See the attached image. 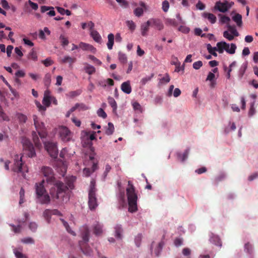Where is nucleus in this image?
Here are the masks:
<instances>
[{"label":"nucleus","instance_id":"nucleus-1","mask_svg":"<svg viewBox=\"0 0 258 258\" xmlns=\"http://www.w3.org/2000/svg\"><path fill=\"white\" fill-rule=\"evenodd\" d=\"M41 172L46 178L47 183L53 185L50 189V194L52 198L59 199L60 196H63L64 194L69 188L73 189L74 185L72 181H69L67 185L60 181L56 180L54 177L53 171L48 166H43Z\"/></svg>","mask_w":258,"mask_h":258},{"label":"nucleus","instance_id":"nucleus-2","mask_svg":"<svg viewBox=\"0 0 258 258\" xmlns=\"http://www.w3.org/2000/svg\"><path fill=\"white\" fill-rule=\"evenodd\" d=\"M128 187L126 188V195L128 204V211L134 213L137 211L138 196L135 192V189L130 181H128Z\"/></svg>","mask_w":258,"mask_h":258},{"label":"nucleus","instance_id":"nucleus-3","mask_svg":"<svg viewBox=\"0 0 258 258\" xmlns=\"http://www.w3.org/2000/svg\"><path fill=\"white\" fill-rule=\"evenodd\" d=\"M45 180L43 179L41 182L36 183L35 188L37 198L41 204H48L50 201L49 196L46 193L44 188Z\"/></svg>","mask_w":258,"mask_h":258},{"label":"nucleus","instance_id":"nucleus-4","mask_svg":"<svg viewBox=\"0 0 258 258\" xmlns=\"http://www.w3.org/2000/svg\"><path fill=\"white\" fill-rule=\"evenodd\" d=\"M95 182L92 180L90 183L88 191V206L90 210H95L98 206L96 197L97 188H96Z\"/></svg>","mask_w":258,"mask_h":258},{"label":"nucleus","instance_id":"nucleus-5","mask_svg":"<svg viewBox=\"0 0 258 258\" xmlns=\"http://www.w3.org/2000/svg\"><path fill=\"white\" fill-rule=\"evenodd\" d=\"M23 156L21 154H16L14 156V163L12 167V170L17 173H22V176L25 178V172H28V168L24 166L22 161Z\"/></svg>","mask_w":258,"mask_h":258},{"label":"nucleus","instance_id":"nucleus-6","mask_svg":"<svg viewBox=\"0 0 258 258\" xmlns=\"http://www.w3.org/2000/svg\"><path fill=\"white\" fill-rule=\"evenodd\" d=\"M90 232L87 227H84L82 233V241L79 242V245L82 252L87 255H90L92 253V250L90 247L86 246V244L89 241Z\"/></svg>","mask_w":258,"mask_h":258},{"label":"nucleus","instance_id":"nucleus-7","mask_svg":"<svg viewBox=\"0 0 258 258\" xmlns=\"http://www.w3.org/2000/svg\"><path fill=\"white\" fill-rule=\"evenodd\" d=\"M34 125L39 136L41 139H44L47 136V133L45 130L44 124L42 122L39 121L37 116L35 115L33 116Z\"/></svg>","mask_w":258,"mask_h":258},{"label":"nucleus","instance_id":"nucleus-8","mask_svg":"<svg viewBox=\"0 0 258 258\" xmlns=\"http://www.w3.org/2000/svg\"><path fill=\"white\" fill-rule=\"evenodd\" d=\"M44 147L46 150L52 158H57L58 155V149L56 143L51 142H45Z\"/></svg>","mask_w":258,"mask_h":258},{"label":"nucleus","instance_id":"nucleus-9","mask_svg":"<svg viewBox=\"0 0 258 258\" xmlns=\"http://www.w3.org/2000/svg\"><path fill=\"white\" fill-rule=\"evenodd\" d=\"M22 143L24 150L28 151L27 155L29 157H33L36 155L33 145L29 140L24 138L22 139Z\"/></svg>","mask_w":258,"mask_h":258},{"label":"nucleus","instance_id":"nucleus-10","mask_svg":"<svg viewBox=\"0 0 258 258\" xmlns=\"http://www.w3.org/2000/svg\"><path fill=\"white\" fill-rule=\"evenodd\" d=\"M58 132L60 138L63 142H67L71 140L73 134L67 127L60 126L59 128Z\"/></svg>","mask_w":258,"mask_h":258},{"label":"nucleus","instance_id":"nucleus-11","mask_svg":"<svg viewBox=\"0 0 258 258\" xmlns=\"http://www.w3.org/2000/svg\"><path fill=\"white\" fill-rule=\"evenodd\" d=\"M24 217H25V218L23 219V220H20V219H18L17 220V222L18 223V225L17 226H15L13 224H10V226L11 227H12V231L15 233H16V234H18V233H20L21 232V230H22V226L21 225V223H24L25 222V221L27 220L28 217H29V214L28 213H26V212H25L24 213Z\"/></svg>","mask_w":258,"mask_h":258},{"label":"nucleus","instance_id":"nucleus-12","mask_svg":"<svg viewBox=\"0 0 258 258\" xmlns=\"http://www.w3.org/2000/svg\"><path fill=\"white\" fill-rule=\"evenodd\" d=\"M227 5V1H225L223 2L218 1L215 4L214 9L220 12L225 13L229 10Z\"/></svg>","mask_w":258,"mask_h":258},{"label":"nucleus","instance_id":"nucleus-13","mask_svg":"<svg viewBox=\"0 0 258 258\" xmlns=\"http://www.w3.org/2000/svg\"><path fill=\"white\" fill-rule=\"evenodd\" d=\"M51 99L50 92L48 90H46L44 92V97L42 100L43 104L46 107H49L51 103Z\"/></svg>","mask_w":258,"mask_h":258},{"label":"nucleus","instance_id":"nucleus-14","mask_svg":"<svg viewBox=\"0 0 258 258\" xmlns=\"http://www.w3.org/2000/svg\"><path fill=\"white\" fill-rule=\"evenodd\" d=\"M151 25L154 26L156 29L161 30L163 29L164 25L162 21L159 19H150L149 20Z\"/></svg>","mask_w":258,"mask_h":258},{"label":"nucleus","instance_id":"nucleus-15","mask_svg":"<svg viewBox=\"0 0 258 258\" xmlns=\"http://www.w3.org/2000/svg\"><path fill=\"white\" fill-rule=\"evenodd\" d=\"M79 47L83 50H89L92 52L96 51V48L93 45L83 42L80 43Z\"/></svg>","mask_w":258,"mask_h":258},{"label":"nucleus","instance_id":"nucleus-16","mask_svg":"<svg viewBox=\"0 0 258 258\" xmlns=\"http://www.w3.org/2000/svg\"><path fill=\"white\" fill-rule=\"evenodd\" d=\"M121 89L125 93L129 94L132 92V87L130 81H127L122 83L121 85Z\"/></svg>","mask_w":258,"mask_h":258},{"label":"nucleus","instance_id":"nucleus-17","mask_svg":"<svg viewBox=\"0 0 258 258\" xmlns=\"http://www.w3.org/2000/svg\"><path fill=\"white\" fill-rule=\"evenodd\" d=\"M90 35L95 42L99 44L102 43V39L101 36L96 30H92L90 32Z\"/></svg>","mask_w":258,"mask_h":258},{"label":"nucleus","instance_id":"nucleus-18","mask_svg":"<svg viewBox=\"0 0 258 258\" xmlns=\"http://www.w3.org/2000/svg\"><path fill=\"white\" fill-rule=\"evenodd\" d=\"M151 26L149 20L146 23H143L141 26V34L143 36H146L148 34L149 27Z\"/></svg>","mask_w":258,"mask_h":258},{"label":"nucleus","instance_id":"nucleus-19","mask_svg":"<svg viewBox=\"0 0 258 258\" xmlns=\"http://www.w3.org/2000/svg\"><path fill=\"white\" fill-rule=\"evenodd\" d=\"M237 47L236 45L234 43H231L230 44V45L228 43H226V45L224 46V50L228 53L233 54L235 53V50L236 49Z\"/></svg>","mask_w":258,"mask_h":258},{"label":"nucleus","instance_id":"nucleus-20","mask_svg":"<svg viewBox=\"0 0 258 258\" xmlns=\"http://www.w3.org/2000/svg\"><path fill=\"white\" fill-rule=\"evenodd\" d=\"M102 225L96 222L93 226V233L96 235H100L102 233Z\"/></svg>","mask_w":258,"mask_h":258},{"label":"nucleus","instance_id":"nucleus-21","mask_svg":"<svg viewBox=\"0 0 258 258\" xmlns=\"http://www.w3.org/2000/svg\"><path fill=\"white\" fill-rule=\"evenodd\" d=\"M84 65L85 67L84 68V70L86 73L89 75H92L95 73L96 69L93 66H91L87 63H84Z\"/></svg>","mask_w":258,"mask_h":258},{"label":"nucleus","instance_id":"nucleus-22","mask_svg":"<svg viewBox=\"0 0 258 258\" xmlns=\"http://www.w3.org/2000/svg\"><path fill=\"white\" fill-rule=\"evenodd\" d=\"M108 42L107 43V48L111 50L112 49L113 44H114V36L112 33H110L108 35Z\"/></svg>","mask_w":258,"mask_h":258},{"label":"nucleus","instance_id":"nucleus-23","mask_svg":"<svg viewBox=\"0 0 258 258\" xmlns=\"http://www.w3.org/2000/svg\"><path fill=\"white\" fill-rule=\"evenodd\" d=\"M203 16L205 18L208 19V20L212 24H214L216 22V17L213 14L204 13Z\"/></svg>","mask_w":258,"mask_h":258},{"label":"nucleus","instance_id":"nucleus-24","mask_svg":"<svg viewBox=\"0 0 258 258\" xmlns=\"http://www.w3.org/2000/svg\"><path fill=\"white\" fill-rule=\"evenodd\" d=\"M76 61L75 57H72L69 56H65L62 59L61 62L62 63H69L70 65H72Z\"/></svg>","mask_w":258,"mask_h":258},{"label":"nucleus","instance_id":"nucleus-25","mask_svg":"<svg viewBox=\"0 0 258 258\" xmlns=\"http://www.w3.org/2000/svg\"><path fill=\"white\" fill-rule=\"evenodd\" d=\"M233 20L237 24L239 27L241 26L242 22V16L239 14H236L235 16L232 17Z\"/></svg>","mask_w":258,"mask_h":258},{"label":"nucleus","instance_id":"nucleus-26","mask_svg":"<svg viewBox=\"0 0 258 258\" xmlns=\"http://www.w3.org/2000/svg\"><path fill=\"white\" fill-rule=\"evenodd\" d=\"M115 236L116 238L121 239L122 238L121 233L122 232V229L120 225H116L115 228Z\"/></svg>","mask_w":258,"mask_h":258},{"label":"nucleus","instance_id":"nucleus-27","mask_svg":"<svg viewBox=\"0 0 258 258\" xmlns=\"http://www.w3.org/2000/svg\"><path fill=\"white\" fill-rule=\"evenodd\" d=\"M16 117L18 119L20 123H24L27 120V117L24 114L18 113L16 114Z\"/></svg>","mask_w":258,"mask_h":258},{"label":"nucleus","instance_id":"nucleus-28","mask_svg":"<svg viewBox=\"0 0 258 258\" xmlns=\"http://www.w3.org/2000/svg\"><path fill=\"white\" fill-rule=\"evenodd\" d=\"M114 131V127L113 123L109 122L105 130V134L108 136L112 135Z\"/></svg>","mask_w":258,"mask_h":258},{"label":"nucleus","instance_id":"nucleus-29","mask_svg":"<svg viewBox=\"0 0 258 258\" xmlns=\"http://www.w3.org/2000/svg\"><path fill=\"white\" fill-rule=\"evenodd\" d=\"M247 67V63H243L241 66L240 67L239 73H238V76L240 78V79H241L244 74L245 71Z\"/></svg>","mask_w":258,"mask_h":258},{"label":"nucleus","instance_id":"nucleus-30","mask_svg":"<svg viewBox=\"0 0 258 258\" xmlns=\"http://www.w3.org/2000/svg\"><path fill=\"white\" fill-rule=\"evenodd\" d=\"M60 220L61 221L62 224L66 228L67 231L71 234H72L74 236H75L76 235L75 232L71 229L70 226H69V224L68 223V222H66V221H64L63 219H60Z\"/></svg>","mask_w":258,"mask_h":258},{"label":"nucleus","instance_id":"nucleus-31","mask_svg":"<svg viewBox=\"0 0 258 258\" xmlns=\"http://www.w3.org/2000/svg\"><path fill=\"white\" fill-rule=\"evenodd\" d=\"M189 153V150L186 149L184 153L182 154L181 153H177V157L181 161L183 162L187 158Z\"/></svg>","mask_w":258,"mask_h":258},{"label":"nucleus","instance_id":"nucleus-32","mask_svg":"<svg viewBox=\"0 0 258 258\" xmlns=\"http://www.w3.org/2000/svg\"><path fill=\"white\" fill-rule=\"evenodd\" d=\"M226 45V42L221 41L217 43V50L220 53H222L224 50V46Z\"/></svg>","mask_w":258,"mask_h":258},{"label":"nucleus","instance_id":"nucleus-33","mask_svg":"<svg viewBox=\"0 0 258 258\" xmlns=\"http://www.w3.org/2000/svg\"><path fill=\"white\" fill-rule=\"evenodd\" d=\"M108 102L109 105L113 108V111H115L117 109V103L114 98L111 97H109L108 98Z\"/></svg>","mask_w":258,"mask_h":258},{"label":"nucleus","instance_id":"nucleus-34","mask_svg":"<svg viewBox=\"0 0 258 258\" xmlns=\"http://www.w3.org/2000/svg\"><path fill=\"white\" fill-rule=\"evenodd\" d=\"M52 215L51 210L46 209L43 212V216L48 223L50 222L51 216Z\"/></svg>","mask_w":258,"mask_h":258},{"label":"nucleus","instance_id":"nucleus-35","mask_svg":"<svg viewBox=\"0 0 258 258\" xmlns=\"http://www.w3.org/2000/svg\"><path fill=\"white\" fill-rule=\"evenodd\" d=\"M32 136L33 138V142L35 145V146L37 147H39L41 146V144L40 143V141L38 135L35 132H33L32 133Z\"/></svg>","mask_w":258,"mask_h":258},{"label":"nucleus","instance_id":"nucleus-36","mask_svg":"<svg viewBox=\"0 0 258 258\" xmlns=\"http://www.w3.org/2000/svg\"><path fill=\"white\" fill-rule=\"evenodd\" d=\"M207 48L208 52L211 54L214 55V56H217V53L215 52V51H217V47H213L210 44H208L207 45Z\"/></svg>","mask_w":258,"mask_h":258},{"label":"nucleus","instance_id":"nucleus-37","mask_svg":"<svg viewBox=\"0 0 258 258\" xmlns=\"http://www.w3.org/2000/svg\"><path fill=\"white\" fill-rule=\"evenodd\" d=\"M228 31H229L231 34L234 36V37L239 36V33L237 32L234 26H232L229 25L228 26Z\"/></svg>","mask_w":258,"mask_h":258},{"label":"nucleus","instance_id":"nucleus-38","mask_svg":"<svg viewBox=\"0 0 258 258\" xmlns=\"http://www.w3.org/2000/svg\"><path fill=\"white\" fill-rule=\"evenodd\" d=\"M211 242L214 243L215 245L221 246V241L220 238L217 236H214L212 237L210 239Z\"/></svg>","mask_w":258,"mask_h":258},{"label":"nucleus","instance_id":"nucleus-39","mask_svg":"<svg viewBox=\"0 0 258 258\" xmlns=\"http://www.w3.org/2000/svg\"><path fill=\"white\" fill-rule=\"evenodd\" d=\"M126 24L131 31L133 32L135 30L136 25L132 20L126 21Z\"/></svg>","mask_w":258,"mask_h":258},{"label":"nucleus","instance_id":"nucleus-40","mask_svg":"<svg viewBox=\"0 0 258 258\" xmlns=\"http://www.w3.org/2000/svg\"><path fill=\"white\" fill-rule=\"evenodd\" d=\"M154 76V74L153 73L151 74L150 76H146L143 78L141 80V83L142 85H145L147 82L150 81Z\"/></svg>","mask_w":258,"mask_h":258},{"label":"nucleus","instance_id":"nucleus-41","mask_svg":"<svg viewBox=\"0 0 258 258\" xmlns=\"http://www.w3.org/2000/svg\"><path fill=\"white\" fill-rule=\"evenodd\" d=\"M118 59L122 63H125L127 61V57L125 54L119 52L118 53Z\"/></svg>","mask_w":258,"mask_h":258},{"label":"nucleus","instance_id":"nucleus-42","mask_svg":"<svg viewBox=\"0 0 258 258\" xmlns=\"http://www.w3.org/2000/svg\"><path fill=\"white\" fill-rule=\"evenodd\" d=\"M144 13V11L142 8H137L134 11V13L136 16L138 17H141Z\"/></svg>","mask_w":258,"mask_h":258},{"label":"nucleus","instance_id":"nucleus-43","mask_svg":"<svg viewBox=\"0 0 258 258\" xmlns=\"http://www.w3.org/2000/svg\"><path fill=\"white\" fill-rule=\"evenodd\" d=\"M59 40L61 43V45L63 46H66L69 44V40L67 37H66L63 35H60L59 37Z\"/></svg>","mask_w":258,"mask_h":258},{"label":"nucleus","instance_id":"nucleus-44","mask_svg":"<svg viewBox=\"0 0 258 258\" xmlns=\"http://www.w3.org/2000/svg\"><path fill=\"white\" fill-rule=\"evenodd\" d=\"M220 17V22L223 24H228L230 19L229 17L226 16H223L222 15H219Z\"/></svg>","mask_w":258,"mask_h":258},{"label":"nucleus","instance_id":"nucleus-45","mask_svg":"<svg viewBox=\"0 0 258 258\" xmlns=\"http://www.w3.org/2000/svg\"><path fill=\"white\" fill-rule=\"evenodd\" d=\"M255 101H253L250 103V107L248 111V115L249 116H252L255 112V108L254 107Z\"/></svg>","mask_w":258,"mask_h":258},{"label":"nucleus","instance_id":"nucleus-46","mask_svg":"<svg viewBox=\"0 0 258 258\" xmlns=\"http://www.w3.org/2000/svg\"><path fill=\"white\" fill-rule=\"evenodd\" d=\"M14 252L17 258H27L25 255L21 251H19L16 248L14 249Z\"/></svg>","mask_w":258,"mask_h":258},{"label":"nucleus","instance_id":"nucleus-47","mask_svg":"<svg viewBox=\"0 0 258 258\" xmlns=\"http://www.w3.org/2000/svg\"><path fill=\"white\" fill-rule=\"evenodd\" d=\"M44 82L45 86L48 87L49 85L51 82V76L50 74H47L45 75L44 78Z\"/></svg>","mask_w":258,"mask_h":258},{"label":"nucleus","instance_id":"nucleus-48","mask_svg":"<svg viewBox=\"0 0 258 258\" xmlns=\"http://www.w3.org/2000/svg\"><path fill=\"white\" fill-rule=\"evenodd\" d=\"M19 194H20L19 204L21 205L24 202V195H25V190L22 187L21 188Z\"/></svg>","mask_w":258,"mask_h":258},{"label":"nucleus","instance_id":"nucleus-49","mask_svg":"<svg viewBox=\"0 0 258 258\" xmlns=\"http://www.w3.org/2000/svg\"><path fill=\"white\" fill-rule=\"evenodd\" d=\"M28 58L36 61L37 59V56L36 53L34 51H32L29 53Z\"/></svg>","mask_w":258,"mask_h":258},{"label":"nucleus","instance_id":"nucleus-50","mask_svg":"<svg viewBox=\"0 0 258 258\" xmlns=\"http://www.w3.org/2000/svg\"><path fill=\"white\" fill-rule=\"evenodd\" d=\"M223 36L229 41H231L234 39V36L230 34L228 31H225L223 32Z\"/></svg>","mask_w":258,"mask_h":258},{"label":"nucleus","instance_id":"nucleus-51","mask_svg":"<svg viewBox=\"0 0 258 258\" xmlns=\"http://www.w3.org/2000/svg\"><path fill=\"white\" fill-rule=\"evenodd\" d=\"M37 224L34 222H30L29 225V228L32 232H35L37 229Z\"/></svg>","mask_w":258,"mask_h":258},{"label":"nucleus","instance_id":"nucleus-52","mask_svg":"<svg viewBox=\"0 0 258 258\" xmlns=\"http://www.w3.org/2000/svg\"><path fill=\"white\" fill-rule=\"evenodd\" d=\"M77 105L79 110H86L89 109V107L84 103H77Z\"/></svg>","mask_w":258,"mask_h":258},{"label":"nucleus","instance_id":"nucleus-53","mask_svg":"<svg viewBox=\"0 0 258 258\" xmlns=\"http://www.w3.org/2000/svg\"><path fill=\"white\" fill-rule=\"evenodd\" d=\"M97 114L99 117L105 118L107 117V114L102 108H99L97 111Z\"/></svg>","mask_w":258,"mask_h":258},{"label":"nucleus","instance_id":"nucleus-54","mask_svg":"<svg viewBox=\"0 0 258 258\" xmlns=\"http://www.w3.org/2000/svg\"><path fill=\"white\" fill-rule=\"evenodd\" d=\"M169 8V4L167 1H164L162 3V9L164 12L168 11Z\"/></svg>","mask_w":258,"mask_h":258},{"label":"nucleus","instance_id":"nucleus-55","mask_svg":"<svg viewBox=\"0 0 258 258\" xmlns=\"http://www.w3.org/2000/svg\"><path fill=\"white\" fill-rule=\"evenodd\" d=\"M163 245V242H160L159 243L157 248L155 250V253L156 256H158L159 255L160 252L162 250Z\"/></svg>","mask_w":258,"mask_h":258},{"label":"nucleus","instance_id":"nucleus-56","mask_svg":"<svg viewBox=\"0 0 258 258\" xmlns=\"http://www.w3.org/2000/svg\"><path fill=\"white\" fill-rule=\"evenodd\" d=\"M21 241L24 243H31V244H33L34 243V240H33V238H31V237H27V238H25L24 239H22L21 240Z\"/></svg>","mask_w":258,"mask_h":258},{"label":"nucleus","instance_id":"nucleus-57","mask_svg":"<svg viewBox=\"0 0 258 258\" xmlns=\"http://www.w3.org/2000/svg\"><path fill=\"white\" fill-rule=\"evenodd\" d=\"M111 169V167L109 165H108V164L106 165L105 171L103 174L104 179H105L106 178L108 173L110 172Z\"/></svg>","mask_w":258,"mask_h":258},{"label":"nucleus","instance_id":"nucleus-58","mask_svg":"<svg viewBox=\"0 0 258 258\" xmlns=\"http://www.w3.org/2000/svg\"><path fill=\"white\" fill-rule=\"evenodd\" d=\"M203 66V62L201 60L195 62L193 63V68L196 70H199Z\"/></svg>","mask_w":258,"mask_h":258},{"label":"nucleus","instance_id":"nucleus-59","mask_svg":"<svg viewBox=\"0 0 258 258\" xmlns=\"http://www.w3.org/2000/svg\"><path fill=\"white\" fill-rule=\"evenodd\" d=\"M0 162L1 163H3L4 164V167H5V169L6 170H9V164H10V162L9 160H7L6 161H4L3 159L0 158Z\"/></svg>","mask_w":258,"mask_h":258},{"label":"nucleus","instance_id":"nucleus-60","mask_svg":"<svg viewBox=\"0 0 258 258\" xmlns=\"http://www.w3.org/2000/svg\"><path fill=\"white\" fill-rule=\"evenodd\" d=\"M42 63L45 65V66L49 67L53 63V61L51 60L50 58H47L46 59L42 61Z\"/></svg>","mask_w":258,"mask_h":258},{"label":"nucleus","instance_id":"nucleus-61","mask_svg":"<svg viewBox=\"0 0 258 258\" xmlns=\"http://www.w3.org/2000/svg\"><path fill=\"white\" fill-rule=\"evenodd\" d=\"M0 117L4 120H8L9 118L8 116L3 111L2 107H0Z\"/></svg>","mask_w":258,"mask_h":258},{"label":"nucleus","instance_id":"nucleus-62","mask_svg":"<svg viewBox=\"0 0 258 258\" xmlns=\"http://www.w3.org/2000/svg\"><path fill=\"white\" fill-rule=\"evenodd\" d=\"M28 3L29 4L33 10H37L38 9V6L36 3H33L30 0L28 1Z\"/></svg>","mask_w":258,"mask_h":258},{"label":"nucleus","instance_id":"nucleus-63","mask_svg":"<svg viewBox=\"0 0 258 258\" xmlns=\"http://www.w3.org/2000/svg\"><path fill=\"white\" fill-rule=\"evenodd\" d=\"M25 75V73L22 70H19L15 73V76L17 78H23Z\"/></svg>","mask_w":258,"mask_h":258},{"label":"nucleus","instance_id":"nucleus-64","mask_svg":"<svg viewBox=\"0 0 258 258\" xmlns=\"http://www.w3.org/2000/svg\"><path fill=\"white\" fill-rule=\"evenodd\" d=\"M196 8L197 9L203 10L205 8V5L201 1H199L198 3L196 4Z\"/></svg>","mask_w":258,"mask_h":258}]
</instances>
